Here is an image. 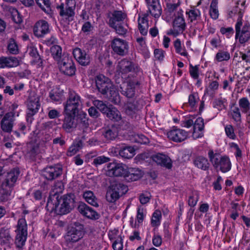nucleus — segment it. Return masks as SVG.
Wrapping results in <instances>:
<instances>
[{"mask_svg": "<svg viewBox=\"0 0 250 250\" xmlns=\"http://www.w3.org/2000/svg\"><path fill=\"white\" fill-rule=\"evenodd\" d=\"M128 190V187L121 183L111 184L107 188L105 199L110 203H115Z\"/></svg>", "mask_w": 250, "mask_h": 250, "instance_id": "2", "label": "nucleus"}, {"mask_svg": "<svg viewBox=\"0 0 250 250\" xmlns=\"http://www.w3.org/2000/svg\"><path fill=\"white\" fill-rule=\"evenodd\" d=\"M140 68L132 62L124 59L119 61L116 68V75L125 76L129 72H134L138 73L140 71Z\"/></svg>", "mask_w": 250, "mask_h": 250, "instance_id": "8", "label": "nucleus"}, {"mask_svg": "<svg viewBox=\"0 0 250 250\" xmlns=\"http://www.w3.org/2000/svg\"><path fill=\"white\" fill-rule=\"evenodd\" d=\"M186 24L181 13L178 12L173 21L172 29H170L167 32L168 35H173L176 37L182 34L185 30Z\"/></svg>", "mask_w": 250, "mask_h": 250, "instance_id": "12", "label": "nucleus"}, {"mask_svg": "<svg viewBox=\"0 0 250 250\" xmlns=\"http://www.w3.org/2000/svg\"><path fill=\"white\" fill-rule=\"evenodd\" d=\"M188 14L189 19L191 22L194 21L198 20L201 17V13L199 9L193 8L190 10L188 13Z\"/></svg>", "mask_w": 250, "mask_h": 250, "instance_id": "49", "label": "nucleus"}, {"mask_svg": "<svg viewBox=\"0 0 250 250\" xmlns=\"http://www.w3.org/2000/svg\"><path fill=\"white\" fill-rule=\"evenodd\" d=\"M8 49L11 54H17L18 53V45L14 40L11 39L10 40L8 45Z\"/></svg>", "mask_w": 250, "mask_h": 250, "instance_id": "59", "label": "nucleus"}, {"mask_svg": "<svg viewBox=\"0 0 250 250\" xmlns=\"http://www.w3.org/2000/svg\"><path fill=\"white\" fill-rule=\"evenodd\" d=\"M106 95L108 100L116 105H120L121 104V97L115 86L108 92Z\"/></svg>", "mask_w": 250, "mask_h": 250, "instance_id": "31", "label": "nucleus"}, {"mask_svg": "<svg viewBox=\"0 0 250 250\" xmlns=\"http://www.w3.org/2000/svg\"><path fill=\"white\" fill-rule=\"evenodd\" d=\"M152 160L158 165L166 167L170 169L172 167L171 160L167 156L162 154L158 153L152 156Z\"/></svg>", "mask_w": 250, "mask_h": 250, "instance_id": "26", "label": "nucleus"}, {"mask_svg": "<svg viewBox=\"0 0 250 250\" xmlns=\"http://www.w3.org/2000/svg\"><path fill=\"white\" fill-rule=\"evenodd\" d=\"M51 55L53 58L58 62H60L62 56V48L60 46L55 45L50 48Z\"/></svg>", "mask_w": 250, "mask_h": 250, "instance_id": "43", "label": "nucleus"}, {"mask_svg": "<svg viewBox=\"0 0 250 250\" xmlns=\"http://www.w3.org/2000/svg\"><path fill=\"white\" fill-rule=\"evenodd\" d=\"M4 185H5L4 183H2L1 186L0 198L2 201H7L11 196L13 187L9 185L3 186Z\"/></svg>", "mask_w": 250, "mask_h": 250, "instance_id": "35", "label": "nucleus"}, {"mask_svg": "<svg viewBox=\"0 0 250 250\" xmlns=\"http://www.w3.org/2000/svg\"><path fill=\"white\" fill-rule=\"evenodd\" d=\"M174 46L175 48L176 52L180 54L181 55L187 57L188 55V52L185 48H182L181 46V42L180 39H177L174 42Z\"/></svg>", "mask_w": 250, "mask_h": 250, "instance_id": "46", "label": "nucleus"}, {"mask_svg": "<svg viewBox=\"0 0 250 250\" xmlns=\"http://www.w3.org/2000/svg\"><path fill=\"white\" fill-rule=\"evenodd\" d=\"M33 31L38 37H42L50 31L48 22L44 20L38 21L34 26Z\"/></svg>", "mask_w": 250, "mask_h": 250, "instance_id": "24", "label": "nucleus"}, {"mask_svg": "<svg viewBox=\"0 0 250 250\" xmlns=\"http://www.w3.org/2000/svg\"><path fill=\"white\" fill-rule=\"evenodd\" d=\"M73 54L77 61L82 65L86 66L90 62L89 55L86 52L79 48L74 49Z\"/></svg>", "mask_w": 250, "mask_h": 250, "instance_id": "23", "label": "nucleus"}, {"mask_svg": "<svg viewBox=\"0 0 250 250\" xmlns=\"http://www.w3.org/2000/svg\"><path fill=\"white\" fill-rule=\"evenodd\" d=\"M83 147V142L82 140H79L75 142L69 147L67 152V155L68 156H72L75 154Z\"/></svg>", "mask_w": 250, "mask_h": 250, "instance_id": "42", "label": "nucleus"}, {"mask_svg": "<svg viewBox=\"0 0 250 250\" xmlns=\"http://www.w3.org/2000/svg\"><path fill=\"white\" fill-rule=\"evenodd\" d=\"M230 114L233 120L237 123V125L241 123V114L239 107L233 104L231 107Z\"/></svg>", "mask_w": 250, "mask_h": 250, "instance_id": "37", "label": "nucleus"}, {"mask_svg": "<svg viewBox=\"0 0 250 250\" xmlns=\"http://www.w3.org/2000/svg\"><path fill=\"white\" fill-rule=\"evenodd\" d=\"M15 115V113L13 112H9L4 115L0 121L1 128L3 132L11 133L12 131Z\"/></svg>", "mask_w": 250, "mask_h": 250, "instance_id": "18", "label": "nucleus"}, {"mask_svg": "<svg viewBox=\"0 0 250 250\" xmlns=\"http://www.w3.org/2000/svg\"><path fill=\"white\" fill-rule=\"evenodd\" d=\"M199 198V193L197 191L192 192L188 199V205L191 207L195 206L198 201Z\"/></svg>", "mask_w": 250, "mask_h": 250, "instance_id": "53", "label": "nucleus"}, {"mask_svg": "<svg viewBox=\"0 0 250 250\" xmlns=\"http://www.w3.org/2000/svg\"><path fill=\"white\" fill-rule=\"evenodd\" d=\"M18 63V60L15 57L1 58L0 59V68L5 67H14L17 66Z\"/></svg>", "mask_w": 250, "mask_h": 250, "instance_id": "33", "label": "nucleus"}, {"mask_svg": "<svg viewBox=\"0 0 250 250\" xmlns=\"http://www.w3.org/2000/svg\"><path fill=\"white\" fill-rule=\"evenodd\" d=\"M148 8L147 12L157 19L160 17L162 9L159 0H145Z\"/></svg>", "mask_w": 250, "mask_h": 250, "instance_id": "22", "label": "nucleus"}, {"mask_svg": "<svg viewBox=\"0 0 250 250\" xmlns=\"http://www.w3.org/2000/svg\"><path fill=\"white\" fill-rule=\"evenodd\" d=\"M83 197L85 201L94 207H98L97 199L93 192L90 190L85 191L83 194Z\"/></svg>", "mask_w": 250, "mask_h": 250, "instance_id": "38", "label": "nucleus"}, {"mask_svg": "<svg viewBox=\"0 0 250 250\" xmlns=\"http://www.w3.org/2000/svg\"><path fill=\"white\" fill-rule=\"evenodd\" d=\"M230 58V54L228 51L219 50L215 57V59L217 62L227 61Z\"/></svg>", "mask_w": 250, "mask_h": 250, "instance_id": "45", "label": "nucleus"}, {"mask_svg": "<svg viewBox=\"0 0 250 250\" xmlns=\"http://www.w3.org/2000/svg\"><path fill=\"white\" fill-rule=\"evenodd\" d=\"M37 4L44 12L48 13L50 11V2L49 0H35Z\"/></svg>", "mask_w": 250, "mask_h": 250, "instance_id": "52", "label": "nucleus"}, {"mask_svg": "<svg viewBox=\"0 0 250 250\" xmlns=\"http://www.w3.org/2000/svg\"><path fill=\"white\" fill-rule=\"evenodd\" d=\"M218 3V0H212L209 6V15L213 20L217 19L219 15Z\"/></svg>", "mask_w": 250, "mask_h": 250, "instance_id": "41", "label": "nucleus"}, {"mask_svg": "<svg viewBox=\"0 0 250 250\" xmlns=\"http://www.w3.org/2000/svg\"><path fill=\"white\" fill-rule=\"evenodd\" d=\"M220 32L225 35L227 38H229L231 37L234 34V30L232 27H221L220 29Z\"/></svg>", "mask_w": 250, "mask_h": 250, "instance_id": "62", "label": "nucleus"}, {"mask_svg": "<svg viewBox=\"0 0 250 250\" xmlns=\"http://www.w3.org/2000/svg\"><path fill=\"white\" fill-rule=\"evenodd\" d=\"M63 96V90L60 88H55L52 89L49 94L50 98L54 102H60Z\"/></svg>", "mask_w": 250, "mask_h": 250, "instance_id": "40", "label": "nucleus"}, {"mask_svg": "<svg viewBox=\"0 0 250 250\" xmlns=\"http://www.w3.org/2000/svg\"><path fill=\"white\" fill-rule=\"evenodd\" d=\"M199 101V97L197 92H192L188 96V104L193 108L196 107V105Z\"/></svg>", "mask_w": 250, "mask_h": 250, "instance_id": "48", "label": "nucleus"}, {"mask_svg": "<svg viewBox=\"0 0 250 250\" xmlns=\"http://www.w3.org/2000/svg\"><path fill=\"white\" fill-rule=\"evenodd\" d=\"M204 128V120L199 117L194 121L193 124V130L192 137L194 139L201 138L203 136V130Z\"/></svg>", "mask_w": 250, "mask_h": 250, "instance_id": "27", "label": "nucleus"}, {"mask_svg": "<svg viewBox=\"0 0 250 250\" xmlns=\"http://www.w3.org/2000/svg\"><path fill=\"white\" fill-rule=\"evenodd\" d=\"M75 116L76 115L65 114L62 124V128L66 132H70L73 128L76 127L77 123L75 121Z\"/></svg>", "mask_w": 250, "mask_h": 250, "instance_id": "29", "label": "nucleus"}, {"mask_svg": "<svg viewBox=\"0 0 250 250\" xmlns=\"http://www.w3.org/2000/svg\"><path fill=\"white\" fill-rule=\"evenodd\" d=\"M104 114L109 120L118 123L119 125L123 129L127 127L128 123L122 118L120 112L112 105H109V107Z\"/></svg>", "mask_w": 250, "mask_h": 250, "instance_id": "13", "label": "nucleus"}, {"mask_svg": "<svg viewBox=\"0 0 250 250\" xmlns=\"http://www.w3.org/2000/svg\"><path fill=\"white\" fill-rule=\"evenodd\" d=\"M111 27L113 28L116 31V33L120 35L124 36L127 32V30L124 27L122 23L118 24V25H116V27L113 26Z\"/></svg>", "mask_w": 250, "mask_h": 250, "instance_id": "64", "label": "nucleus"}, {"mask_svg": "<svg viewBox=\"0 0 250 250\" xmlns=\"http://www.w3.org/2000/svg\"><path fill=\"white\" fill-rule=\"evenodd\" d=\"M118 132L117 127L115 125H112L104 128L103 135L107 141H111L117 137Z\"/></svg>", "mask_w": 250, "mask_h": 250, "instance_id": "28", "label": "nucleus"}, {"mask_svg": "<svg viewBox=\"0 0 250 250\" xmlns=\"http://www.w3.org/2000/svg\"><path fill=\"white\" fill-rule=\"evenodd\" d=\"M138 109L137 102H127L125 105V112L128 114L135 113Z\"/></svg>", "mask_w": 250, "mask_h": 250, "instance_id": "54", "label": "nucleus"}, {"mask_svg": "<svg viewBox=\"0 0 250 250\" xmlns=\"http://www.w3.org/2000/svg\"><path fill=\"white\" fill-rule=\"evenodd\" d=\"M239 106L242 112L246 113L250 109V103L247 98H241L238 101Z\"/></svg>", "mask_w": 250, "mask_h": 250, "instance_id": "44", "label": "nucleus"}, {"mask_svg": "<svg viewBox=\"0 0 250 250\" xmlns=\"http://www.w3.org/2000/svg\"><path fill=\"white\" fill-rule=\"evenodd\" d=\"M9 11L11 13L12 19L15 23H21L22 22L21 17L17 9L11 7L9 8Z\"/></svg>", "mask_w": 250, "mask_h": 250, "instance_id": "47", "label": "nucleus"}, {"mask_svg": "<svg viewBox=\"0 0 250 250\" xmlns=\"http://www.w3.org/2000/svg\"><path fill=\"white\" fill-rule=\"evenodd\" d=\"M219 87V83L216 81H212L209 83L208 87L205 89V94H212L213 92L217 90Z\"/></svg>", "mask_w": 250, "mask_h": 250, "instance_id": "51", "label": "nucleus"}, {"mask_svg": "<svg viewBox=\"0 0 250 250\" xmlns=\"http://www.w3.org/2000/svg\"><path fill=\"white\" fill-rule=\"evenodd\" d=\"M240 16L238 18L237 21L235 24V39H238L241 44H243L250 39V25L246 24L242 28V17L244 14V9L239 10Z\"/></svg>", "mask_w": 250, "mask_h": 250, "instance_id": "7", "label": "nucleus"}, {"mask_svg": "<svg viewBox=\"0 0 250 250\" xmlns=\"http://www.w3.org/2000/svg\"><path fill=\"white\" fill-rule=\"evenodd\" d=\"M208 156L215 168L219 169L224 173L229 171L231 169V165L228 157L214 153L212 150H209Z\"/></svg>", "mask_w": 250, "mask_h": 250, "instance_id": "4", "label": "nucleus"}, {"mask_svg": "<svg viewBox=\"0 0 250 250\" xmlns=\"http://www.w3.org/2000/svg\"><path fill=\"white\" fill-rule=\"evenodd\" d=\"M140 83L136 80H130L127 82L126 87H121V93L128 98H133L135 93V86L140 85Z\"/></svg>", "mask_w": 250, "mask_h": 250, "instance_id": "25", "label": "nucleus"}, {"mask_svg": "<svg viewBox=\"0 0 250 250\" xmlns=\"http://www.w3.org/2000/svg\"><path fill=\"white\" fill-rule=\"evenodd\" d=\"M110 161V158L104 156H98L93 159V164L97 167L99 165L108 162Z\"/></svg>", "mask_w": 250, "mask_h": 250, "instance_id": "58", "label": "nucleus"}, {"mask_svg": "<svg viewBox=\"0 0 250 250\" xmlns=\"http://www.w3.org/2000/svg\"><path fill=\"white\" fill-rule=\"evenodd\" d=\"M12 240L10 234V230L5 228H1L0 229V241L1 244L7 245L10 243Z\"/></svg>", "mask_w": 250, "mask_h": 250, "instance_id": "34", "label": "nucleus"}, {"mask_svg": "<svg viewBox=\"0 0 250 250\" xmlns=\"http://www.w3.org/2000/svg\"><path fill=\"white\" fill-rule=\"evenodd\" d=\"M20 174L19 169L14 168L8 172L6 175L5 181L3 182L5 185L13 187L17 182L18 178Z\"/></svg>", "mask_w": 250, "mask_h": 250, "instance_id": "30", "label": "nucleus"}, {"mask_svg": "<svg viewBox=\"0 0 250 250\" xmlns=\"http://www.w3.org/2000/svg\"><path fill=\"white\" fill-rule=\"evenodd\" d=\"M127 18L125 12L121 10H114L108 15V24L110 27L115 26L121 23Z\"/></svg>", "mask_w": 250, "mask_h": 250, "instance_id": "20", "label": "nucleus"}, {"mask_svg": "<svg viewBox=\"0 0 250 250\" xmlns=\"http://www.w3.org/2000/svg\"><path fill=\"white\" fill-rule=\"evenodd\" d=\"M213 106L219 111L225 108L224 101L221 98L215 100L213 103Z\"/></svg>", "mask_w": 250, "mask_h": 250, "instance_id": "63", "label": "nucleus"}, {"mask_svg": "<svg viewBox=\"0 0 250 250\" xmlns=\"http://www.w3.org/2000/svg\"><path fill=\"white\" fill-rule=\"evenodd\" d=\"M76 8L75 0H67L65 4L62 3L57 7L59 10V14L61 17V21L65 24H69L74 19Z\"/></svg>", "mask_w": 250, "mask_h": 250, "instance_id": "5", "label": "nucleus"}, {"mask_svg": "<svg viewBox=\"0 0 250 250\" xmlns=\"http://www.w3.org/2000/svg\"><path fill=\"white\" fill-rule=\"evenodd\" d=\"M112 248L114 250H122L123 248V239L119 236L116 239L112 244Z\"/></svg>", "mask_w": 250, "mask_h": 250, "instance_id": "61", "label": "nucleus"}, {"mask_svg": "<svg viewBox=\"0 0 250 250\" xmlns=\"http://www.w3.org/2000/svg\"><path fill=\"white\" fill-rule=\"evenodd\" d=\"M225 131L227 136L231 140H235L236 135L234 133V129L231 125H227L225 126Z\"/></svg>", "mask_w": 250, "mask_h": 250, "instance_id": "55", "label": "nucleus"}, {"mask_svg": "<svg viewBox=\"0 0 250 250\" xmlns=\"http://www.w3.org/2000/svg\"><path fill=\"white\" fill-rule=\"evenodd\" d=\"M27 103L26 120L31 123L32 117L38 112L41 106L39 96L35 93H30Z\"/></svg>", "mask_w": 250, "mask_h": 250, "instance_id": "9", "label": "nucleus"}, {"mask_svg": "<svg viewBox=\"0 0 250 250\" xmlns=\"http://www.w3.org/2000/svg\"><path fill=\"white\" fill-rule=\"evenodd\" d=\"M78 210L82 215L91 220H97L100 216L97 211L84 203L79 204Z\"/></svg>", "mask_w": 250, "mask_h": 250, "instance_id": "19", "label": "nucleus"}, {"mask_svg": "<svg viewBox=\"0 0 250 250\" xmlns=\"http://www.w3.org/2000/svg\"><path fill=\"white\" fill-rule=\"evenodd\" d=\"M93 104L102 113L104 114L109 106L106 105L102 101L95 100L93 101Z\"/></svg>", "mask_w": 250, "mask_h": 250, "instance_id": "50", "label": "nucleus"}, {"mask_svg": "<svg viewBox=\"0 0 250 250\" xmlns=\"http://www.w3.org/2000/svg\"><path fill=\"white\" fill-rule=\"evenodd\" d=\"M85 114H80L78 117V121L80 123V126L84 129L88 125V120L85 118Z\"/></svg>", "mask_w": 250, "mask_h": 250, "instance_id": "60", "label": "nucleus"}, {"mask_svg": "<svg viewBox=\"0 0 250 250\" xmlns=\"http://www.w3.org/2000/svg\"><path fill=\"white\" fill-rule=\"evenodd\" d=\"M127 173L125 178L133 181L138 180L142 176V171L138 168L127 167Z\"/></svg>", "mask_w": 250, "mask_h": 250, "instance_id": "32", "label": "nucleus"}, {"mask_svg": "<svg viewBox=\"0 0 250 250\" xmlns=\"http://www.w3.org/2000/svg\"><path fill=\"white\" fill-rule=\"evenodd\" d=\"M161 218V212L159 210H156L153 213L151 220V225L153 227L158 226L160 224V219Z\"/></svg>", "mask_w": 250, "mask_h": 250, "instance_id": "56", "label": "nucleus"}, {"mask_svg": "<svg viewBox=\"0 0 250 250\" xmlns=\"http://www.w3.org/2000/svg\"><path fill=\"white\" fill-rule=\"evenodd\" d=\"M188 132L185 130L173 126L172 129L167 133V137L169 140L176 143H180L187 139Z\"/></svg>", "mask_w": 250, "mask_h": 250, "instance_id": "17", "label": "nucleus"}, {"mask_svg": "<svg viewBox=\"0 0 250 250\" xmlns=\"http://www.w3.org/2000/svg\"><path fill=\"white\" fill-rule=\"evenodd\" d=\"M60 70L64 74L73 76L75 74L76 67L73 61L68 57H64L58 62Z\"/></svg>", "mask_w": 250, "mask_h": 250, "instance_id": "15", "label": "nucleus"}, {"mask_svg": "<svg viewBox=\"0 0 250 250\" xmlns=\"http://www.w3.org/2000/svg\"><path fill=\"white\" fill-rule=\"evenodd\" d=\"M127 167L123 163L117 162L110 163L107 166V174L109 176L124 177L126 176Z\"/></svg>", "mask_w": 250, "mask_h": 250, "instance_id": "11", "label": "nucleus"}, {"mask_svg": "<svg viewBox=\"0 0 250 250\" xmlns=\"http://www.w3.org/2000/svg\"><path fill=\"white\" fill-rule=\"evenodd\" d=\"M82 105L81 97L75 91L70 90L68 97L63 103L65 114L76 115Z\"/></svg>", "mask_w": 250, "mask_h": 250, "instance_id": "3", "label": "nucleus"}, {"mask_svg": "<svg viewBox=\"0 0 250 250\" xmlns=\"http://www.w3.org/2000/svg\"><path fill=\"white\" fill-rule=\"evenodd\" d=\"M46 206L51 208V210L58 214H67L75 206L74 195L69 194L59 198L58 194H54L49 198Z\"/></svg>", "mask_w": 250, "mask_h": 250, "instance_id": "1", "label": "nucleus"}, {"mask_svg": "<svg viewBox=\"0 0 250 250\" xmlns=\"http://www.w3.org/2000/svg\"><path fill=\"white\" fill-rule=\"evenodd\" d=\"M111 47L115 53L121 56L125 55L128 52L127 42L119 38L113 39L111 42Z\"/></svg>", "mask_w": 250, "mask_h": 250, "instance_id": "16", "label": "nucleus"}, {"mask_svg": "<svg viewBox=\"0 0 250 250\" xmlns=\"http://www.w3.org/2000/svg\"><path fill=\"white\" fill-rule=\"evenodd\" d=\"M194 164L198 168L204 170L208 169L209 166L208 159L203 156L197 157L194 161Z\"/></svg>", "mask_w": 250, "mask_h": 250, "instance_id": "36", "label": "nucleus"}, {"mask_svg": "<svg viewBox=\"0 0 250 250\" xmlns=\"http://www.w3.org/2000/svg\"><path fill=\"white\" fill-rule=\"evenodd\" d=\"M95 83L98 91L103 95L107 94L115 85L111 80L103 74H99L95 77Z\"/></svg>", "mask_w": 250, "mask_h": 250, "instance_id": "10", "label": "nucleus"}, {"mask_svg": "<svg viewBox=\"0 0 250 250\" xmlns=\"http://www.w3.org/2000/svg\"><path fill=\"white\" fill-rule=\"evenodd\" d=\"M189 74L191 77L194 79H198L199 76V65L193 66L192 64H189Z\"/></svg>", "mask_w": 250, "mask_h": 250, "instance_id": "57", "label": "nucleus"}, {"mask_svg": "<svg viewBox=\"0 0 250 250\" xmlns=\"http://www.w3.org/2000/svg\"><path fill=\"white\" fill-rule=\"evenodd\" d=\"M119 154L122 158L130 159L135 155V149L131 146H125L119 150Z\"/></svg>", "mask_w": 250, "mask_h": 250, "instance_id": "39", "label": "nucleus"}, {"mask_svg": "<svg viewBox=\"0 0 250 250\" xmlns=\"http://www.w3.org/2000/svg\"><path fill=\"white\" fill-rule=\"evenodd\" d=\"M62 173V168L54 166L45 167L42 172V176L48 180H53L58 177Z\"/></svg>", "mask_w": 250, "mask_h": 250, "instance_id": "21", "label": "nucleus"}, {"mask_svg": "<svg viewBox=\"0 0 250 250\" xmlns=\"http://www.w3.org/2000/svg\"><path fill=\"white\" fill-rule=\"evenodd\" d=\"M15 232V244L17 249L21 250L25 245L27 237V225L24 217L18 220Z\"/></svg>", "mask_w": 250, "mask_h": 250, "instance_id": "6", "label": "nucleus"}, {"mask_svg": "<svg viewBox=\"0 0 250 250\" xmlns=\"http://www.w3.org/2000/svg\"><path fill=\"white\" fill-rule=\"evenodd\" d=\"M84 234L83 226V225L79 224L76 227L71 228L68 231L65 239L70 242H76L82 239Z\"/></svg>", "mask_w": 250, "mask_h": 250, "instance_id": "14", "label": "nucleus"}]
</instances>
